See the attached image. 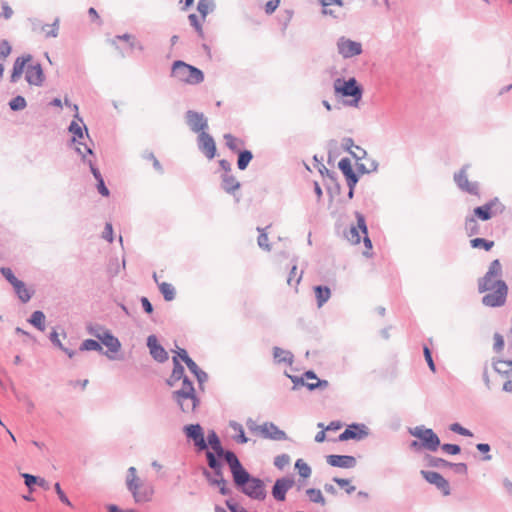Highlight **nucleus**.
Segmentation results:
<instances>
[{
	"label": "nucleus",
	"instance_id": "obj_11",
	"mask_svg": "<svg viewBox=\"0 0 512 512\" xmlns=\"http://www.w3.org/2000/svg\"><path fill=\"white\" fill-rule=\"evenodd\" d=\"M369 428L362 423H352L339 435V441L356 440L360 441L368 437Z\"/></svg>",
	"mask_w": 512,
	"mask_h": 512
},
{
	"label": "nucleus",
	"instance_id": "obj_58",
	"mask_svg": "<svg viewBox=\"0 0 512 512\" xmlns=\"http://www.w3.org/2000/svg\"><path fill=\"white\" fill-rule=\"evenodd\" d=\"M257 230L260 232L257 239L259 247L266 251H270L271 247L268 242V235L264 232V229L258 227Z\"/></svg>",
	"mask_w": 512,
	"mask_h": 512
},
{
	"label": "nucleus",
	"instance_id": "obj_59",
	"mask_svg": "<svg viewBox=\"0 0 512 512\" xmlns=\"http://www.w3.org/2000/svg\"><path fill=\"white\" fill-rule=\"evenodd\" d=\"M449 429L452 432L457 433V434L462 435V436H465V437H472L473 436V433L469 429L463 427L459 423H452L449 426Z\"/></svg>",
	"mask_w": 512,
	"mask_h": 512
},
{
	"label": "nucleus",
	"instance_id": "obj_56",
	"mask_svg": "<svg viewBox=\"0 0 512 512\" xmlns=\"http://www.w3.org/2000/svg\"><path fill=\"white\" fill-rule=\"evenodd\" d=\"M488 276L499 277L502 275V265L498 259L493 260L486 272Z\"/></svg>",
	"mask_w": 512,
	"mask_h": 512
},
{
	"label": "nucleus",
	"instance_id": "obj_23",
	"mask_svg": "<svg viewBox=\"0 0 512 512\" xmlns=\"http://www.w3.org/2000/svg\"><path fill=\"white\" fill-rule=\"evenodd\" d=\"M492 367L499 375L512 378V360L493 358Z\"/></svg>",
	"mask_w": 512,
	"mask_h": 512
},
{
	"label": "nucleus",
	"instance_id": "obj_28",
	"mask_svg": "<svg viewBox=\"0 0 512 512\" xmlns=\"http://www.w3.org/2000/svg\"><path fill=\"white\" fill-rule=\"evenodd\" d=\"M173 370L170 377L166 380L168 386L173 387L176 383L184 377V367L180 363L177 357L172 358Z\"/></svg>",
	"mask_w": 512,
	"mask_h": 512
},
{
	"label": "nucleus",
	"instance_id": "obj_8",
	"mask_svg": "<svg viewBox=\"0 0 512 512\" xmlns=\"http://www.w3.org/2000/svg\"><path fill=\"white\" fill-rule=\"evenodd\" d=\"M185 121L193 133L200 134L209 128L208 119L202 112L188 110L185 113Z\"/></svg>",
	"mask_w": 512,
	"mask_h": 512
},
{
	"label": "nucleus",
	"instance_id": "obj_26",
	"mask_svg": "<svg viewBox=\"0 0 512 512\" xmlns=\"http://www.w3.org/2000/svg\"><path fill=\"white\" fill-rule=\"evenodd\" d=\"M233 481L235 486L239 489L242 486H245L251 477H253L244 467L243 465H239L237 468L231 471Z\"/></svg>",
	"mask_w": 512,
	"mask_h": 512
},
{
	"label": "nucleus",
	"instance_id": "obj_34",
	"mask_svg": "<svg viewBox=\"0 0 512 512\" xmlns=\"http://www.w3.org/2000/svg\"><path fill=\"white\" fill-rule=\"evenodd\" d=\"M203 475L210 485L224 484L225 479L223 477V468L214 469L213 473H211L207 469H204Z\"/></svg>",
	"mask_w": 512,
	"mask_h": 512
},
{
	"label": "nucleus",
	"instance_id": "obj_37",
	"mask_svg": "<svg viewBox=\"0 0 512 512\" xmlns=\"http://www.w3.org/2000/svg\"><path fill=\"white\" fill-rule=\"evenodd\" d=\"M28 322L41 332L45 330V314L40 310L34 311Z\"/></svg>",
	"mask_w": 512,
	"mask_h": 512
},
{
	"label": "nucleus",
	"instance_id": "obj_39",
	"mask_svg": "<svg viewBox=\"0 0 512 512\" xmlns=\"http://www.w3.org/2000/svg\"><path fill=\"white\" fill-rule=\"evenodd\" d=\"M137 470L135 467H129L127 470V476H126V486L127 489L130 491H133L137 488V485L140 484V479L136 475Z\"/></svg>",
	"mask_w": 512,
	"mask_h": 512
},
{
	"label": "nucleus",
	"instance_id": "obj_6",
	"mask_svg": "<svg viewBox=\"0 0 512 512\" xmlns=\"http://www.w3.org/2000/svg\"><path fill=\"white\" fill-rule=\"evenodd\" d=\"M496 290L494 292L488 293L482 298V304L487 307H501L505 304L507 294H508V286L503 280H496Z\"/></svg>",
	"mask_w": 512,
	"mask_h": 512
},
{
	"label": "nucleus",
	"instance_id": "obj_45",
	"mask_svg": "<svg viewBox=\"0 0 512 512\" xmlns=\"http://www.w3.org/2000/svg\"><path fill=\"white\" fill-rule=\"evenodd\" d=\"M253 158V154L250 150L238 151L237 166L240 170H245L250 161Z\"/></svg>",
	"mask_w": 512,
	"mask_h": 512
},
{
	"label": "nucleus",
	"instance_id": "obj_53",
	"mask_svg": "<svg viewBox=\"0 0 512 512\" xmlns=\"http://www.w3.org/2000/svg\"><path fill=\"white\" fill-rule=\"evenodd\" d=\"M8 105L12 111H20L26 108L27 102L23 96L18 95L12 98Z\"/></svg>",
	"mask_w": 512,
	"mask_h": 512
},
{
	"label": "nucleus",
	"instance_id": "obj_31",
	"mask_svg": "<svg viewBox=\"0 0 512 512\" xmlns=\"http://www.w3.org/2000/svg\"><path fill=\"white\" fill-rule=\"evenodd\" d=\"M273 357L274 360L279 364L285 363L287 365H292L294 361L293 354L290 351L284 350L280 347L273 348Z\"/></svg>",
	"mask_w": 512,
	"mask_h": 512
},
{
	"label": "nucleus",
	"instance_id": "obj_12",
	"mask_svg": "<svg viewBox=\"0 0 512 512\" xmlns=\"http://www.w3.org/2000/svg\"><path fill=\"white\" fill-rule=\"evenodd\" d=\"M469 165H464L458 172L454 174V181L457 187L471 195H478L479 187L477 182H470L467 177Z\"/></svg>",
	"mask_w": 512,
	"mask_h": 512
},
{
	"label": "nucleus",
	"instance_id": "obj_46",
	"mask_svg": "<svg viewBox=\"0 0 512 512\" xmlns=\"http://www.w3.org/2000/svg\"><path fill=\"white\" fill-rule=\"evenodd\" d=\"M219 457L226 461L231 471L237 468L239 465H241V462L239 461L238 457L232 451L224 450V452Z\"/></svg>",
	"mask_w": 512,
	"mask_h": 512
},
{
	"label": "nucleus",
	"instance_id": "obj_32",
	"mask_svg": "<svg viewBox=\"0 0 512 512\" xmlns=\"http://www.w3.org/2000/svg\"><path fill=\"white\" fill-rule=\"evenodd\" d=\"M317 307L321 308L331 297V290L327 286L317 285L314 287Z\"/></svg>",
	"mask_w": 512,
	"mask_h": 512
},
{
	"label": "nucleus",
	"instance_id": "obj_7",
	"mask_svg": "<svg viewBox=\"0 0 512 512\" xmlns=\"http://www.w3.org/2000/svg\"><path fill=\"white\" fill-rule=\"evenodd\" d=\"M185 436L191 440L198 451H204L208 449V443H206L203 427L196 424H188L183 427Z\"/></svg>",
	"mask_w": 512,
	"mask_h": 512
},
{
	"label": "nucleus",
	"instance_id": "obj_63",
	"mask_svg": "<svg viewBox=\"0 0 512 512\" xmlns=\"http://www.w3.org/2000/svg\"><path fill=\"white\" fill-rule=\"evenodd\" d=\"M355 217L357 220V224L355 225V227H357V229H359L363 234H367L368 228L366 225V219H365L364 215L362 213L356 211Z\"/></svg>",
	"mask_w": 512,
	"mask_h": 512
},
{
	"label": "nucleus",
	"instance_id": "obj_18",
	"mask_svg": "<svg viewBox=\"0 0 512 512\" xmlns=\"http://www.w3.org/2000/svg\"><path fill=\"white\" fill-rule=\"evenodd\" d=\"M261 435L266 439H271L275 441L287 440V434L279 429L274 423L266 422L260 427Z\"/></svg>",
	"mask_w": 512,
	"mask_h": 512
},
{
	"label": "nucleus",
	"instance_id": "obj_42",
	"mask_svg": "<svg viewBox=\"0 0 512 512\" xmlns=\"http://www.w3.org/2000/svg\"><path fill=\"white\" fill-rule=\"evenodd\" d=\"M425 459L427 461V465L432 468L444 469V468H449L450 465H452L451 462H449L443 458L435 457L432 455H427Z\"/></svg>",
	"mask_w": 512,
	"mask_h": 512
},
{
	"label": "nucleus",
	"instance_id": "obj_54",
	"mask_svg": "<svg viewBox=\"0 0 512 512\" xmlns=\"http://www.w3.org/2000/svg\"><path fill=\"white\" fill-rule=\"evenodd\" d=\"M214 8V2L212 0H199L197 4V10L203 18L212 11Z\"/></svg>",
	"mask_w": 512,
	"mask_h": 512
},
{
	"label": "nucleus",
	"instance_id": "obj_15",
	"mask_svg": "<svg viewBox=\"0 0 512 512\" xmlns=\"http://www.w3.org/2000/svg\"><path fill=\"white\" fill-rule=\"evenodd\" d=\"M294 479L289 476L276 479L272 486V496L276 501L283 502L286 499V493L294 486Z\"/></svg>",
	"mask_w": 512,
	"mask_h": 512
},
{
	"label": "nucleus",
	"instance_id": "obj_2",
	"mask_svg": "<svg viewBox=\"0 0 512 512\" xmlns=\"http://www.w3.org/2000/svg\"><path fill=\"white\" fill-rule=\"evenodd\" d=\"M333 89L337 96L352 98V100L348 101L347 104L353 107L358 106L363 95V88L358 84V81L354 77H351L348 80L342 77L336 78L333 82Z\"/></svg>",
	"mask_w": 512,
	"mask_h": 512
},
{
	"label": "nucleus",
	"instance_id": "obj_1",
	"mask_svg": "<svg viewBox=\"0 0 512 512\" xmlns=\"http://www.w3.org/2000/svg\"><path fill=\"white\" fill-rule=\"evenodd\" d=\"M171 397L183 413L190 414L199 406L200 400L196 396L192 381L184 375L182 377V387L172 392Z\"/></svg>",
	"mask_w": 512,
	"mask_h": 512
},
{
	"label": "nucleus",
	"instance_id": "obj_52",
	"mask_svg": "<svg viewBox=\"0 0 512 512\" xmlns=\"http://www.w3.org/2000/svg\"><path fill=\"white\" fill-rule=\"evenodd\" d=\"M295 469H297L299 475L304 479L309 478L311 476L312 471L310 466L302 459H298L295 462Z\"/></svg>",
	"mask_w": 512,
	"mask_h": 512
},
{
	"label": "nucleus",
	"instance_id": "obj_35",
	"mask_svg": "<svg viewBox=\"0 0 512 512\" xmlns=\"http://www.w3.org/2000/svg\"><path fill=\"white\" fill-rule=\"evenodd\" d=\"M222 188L227 193L232 194L240 188V182L233 175L225 173L222 175Z\"/></svg>",
	"mask_w": 512,
	"mask_h": 512
},
{
	"label": "nucleus",
	"instance_id": "obj_48",
	"mask_svg": "<svg viewBox=\"0 0 512 512\" xmlns=\"http://www.w3.org/2000/svg\"><path fill=\"white\" fill-rule=\"evenodd\" d=\"M470 245L474 249H484L489 251L494 246V242L484 238H474L470 240Z\"/></svg>",
	"mask_w": 512,
	"mask_h": 512
},
{
	"label": "nucleus",
	"instance_id": "obj_21",
	"mask_svg": "<svg viewBox=\"0 0 512 512\" xmlns=\"http://www.w3.org/2000/svg\"><path fill=\"white\" fill-rule=\"evenodd\" d=\"M130 492L136 503H144L151 500L153 495V487L140 481V484L137 485V488Z\"/></svg>",
	"mask_w": 512,
	"mask_h": 512
},
{
	"label": "nucleus",
	"instance_id": "obj_30",
	"mask_svg": "<svg viewBox=\"0 0 512 512\" xmlns=\"http://www.w3.org/2000/svg\"><path fill=\"white\" fill-rule=\"evenodd\" d=\"M206 443H208V447H210L212 449V452L217 454L218 457L221 456V454L225 450L222 446L218 434L214 430L208 431Z\"/></svg>",
	"mask_w": 512,
	"mask_h": 512
},
{
	"label": "nucleus",
	"instance_id": "obj_3",
	"mask_svg": "<svg viewBox=\"0 0 512 512\" xmlns=\"http://www.w3.org/2000/svg\"><path fill=\"white\" fill-rule=\"evenodd\" d=\"M171 77L190 85L200 84L204 81V73L197 67L176 60L171 67Z\"/></svg>",
	"mask_w": 512,
	"mask_h": 512
},
{
	"label": "nucleus",
	"instance_id": "obj_29",
	"mask_svg": "<svg viewBox=\"0 0 512 512\" xmlns=\"http://www.w3.org/2000/svg\"><path fill=\"white\" fill-rule=\"evenodd\" d=\"M79 350L80 351H98L100 353H103L104 355H106V357L110 360H114L115 357L113 355H111L110 353L108 352H104L103 351V347L102 345L100 344L99 341L97 340H94V339H86L84 340L80 347H79Z\"/></svg>",
	"mask_w": 512,
	"mask_h": 512
},
{
	"label": "nucleus",
	"instance_id": "obj_13",
	"mask_svg": "<svg viewBox=\"0 0 512 512\" xmlns=\"http://www.w3.org/2000/svg\"><path fill=\"white\" fill-rule=\"evenodd\" d=\"M420 474L429 483L434 485L444 496L451 494L449 482L438 472L421 470Z\"/></svg>",
	"mask_w": 512,
	"mask_h": 512
},
{
	"label": "nucleus",
	"instance_id": "obj_16",
	"mask_svg": "<svg viewBox=\"0 0 512 512\" xmlns=\"http://www.w3.org/2000/svg\"><path fill=\"white\" fill-rule=\"evenodd\" d=\"M197 147L209 160L216 156L215 140L209 133H207V131L198 134Z\"/></svg>",
	"mask_w": 512,
	"mask_h": 512
},
{
	"label": "nucleus",
	"instance_id": "obj_60",
	"mask_svg": "<svg viewBox=\"0 0 512 512\" xmlns=\"http://www.w3.org/2000/svg\"><path fill=\"white\" fill-rule=\"evenodd\" d=\"M333 481L337 485H339L340 487L346 488V493L347 494H352L356 490L355 486L350 485V480L349 479L334 477Z\"/></svg>",
	"mask_w": 512,
	"mask_h": 512
},
{
	"label": "nucleus",
	"instance_id": "obj_62",
	"mask_svg": "<svg viewBox=\"0 0 512 512\" xmlns=\"http://www.w3.org/2000/svg\"><path fill=\"white\" fill-rule=\"evenodd\" d=\"M0 273L2 276L11 284V286L16 283L19 279L14 275L13 271L9 267H1Z\"/></svg>",
	"mask_w": 512,
	"mask_h": 512
},
{
	"label": "nucleus",
	"instance_id": "obj_20",
	"mask_svg": "<svg viewBox=\"0 0 512 512\" xmlns=\"http://www.w3.org/2000/svg\"><path fill=\"white\" fill-rule=\"evenodd\" d=\"M25 79L30 85L42 86L44 82L42 66L39 63L28 65L25 71Z\"/></svg>",
	"mask_w": 512,
	"mask_h": 512
},
{
	"label": "nucleus",
	"instance_id": "obj_17",
	"mask_svg": "<svg viewBox=\"0 0 512 512\" xmlns=\"http://www.w3.org/2000/svg\"><path fill=\"white\" fill-rule=\"evenodd\" d=\"M147 347L149 349L151 357L159 362L164 363L168 360V352L162 345L159 344L158 339L155 335H149L147 338Z\"/></svg>",
	"mask_w": 512,
	"mask_h": 512
},
{
	"label": "nucleus",
	"instance_id": "obj_41",
	"mask_svg": "<svg viewBox=\"0 0 512 512\" xmlns=\"http://www.w3.org/2000/svg\"><path fill=\"white\" fill-rule=\"evenodd\" d=\"M158 288L163 295L165 301H172L175 299L176 291L172 284L167 282L158 283Z\"/></svg>",
	"mask_w": 512,
	"mask_h": 512
},
{
	"label": "nucleus",
	"instance_id": "obj_51",
	"mask_svg": "<svg viewBox=\"0 0 512 512\" xmlns=\"http://www.w3.org/2000/svg\"><path fill=\"white\" fill-rule=\"evenodd\" d=\"M75 150H76V152L79 155H81L82 161L89 165L90 171H91L92 175L94 176V178L97 179V178L102 177L99 169L97 167H95V165L93 164L92 160L91 159H88V160L86 159V154L83 152L81 147H75Z\"/></svg>",
	"mask_w": 512,
	"mask_h": 512
},
{
	"label": "nucleus",
	"instance_id": "obj_14",
	"mask_svg": "<svg viewBox=\"0 0 512 512\" xmlns=\"http://www.w3.org/2000/svg\"><path fill=\"white\" fill-rule=\"evenodd\" d=\"M68 131L73 134V137L71 139V142L76 145V147L83 146L85 153L89 155H94V152L91 147L86 145L85 143H82L80 140L84 138V131L86 137L89 138L88 129L86 125L81 126L76 121H72L68 127Z\"/></svg>",
	"mask_w": 512,
	"mask_h": 512
},
{
	"label": "nucleus",
	"instance_id": "obj_36",
	"mask_svg": "<svg viewBox=\"0 0 512 512\" xmlns=\"http://www.w3.org/2000/svg\"><path fill=\"white\" fill-rule=\"evenodd\" d=\"M101 345H105L108 348V353H117L121 348V343L112 333L106 335L105 339H101Z\"/></svg>",
	"mask_w": 512,
	"mask_h": 512
},
{
	"label": "nucleus",
	"instance_id": "obj_25",
	"mask_svg": "<svg viewBox=\"0 0 512 512\" xmlns=\"http://www.w3.org/2000/svg\"><path fill=\"white\" fill-rule=\"evenodd\" d=\"M32 26L33 29L36 30L37 28H40L41 31L46 33V37H57L58 31H59V19L56 18L55 21L49 25V24H42L40 20L34 19L32 20Z\"/></svg>",
	"mask_w": 512,
	"mask_h": 512
},
{
	"label": "nucleus",
	"instance_id": "obj_47",
	"mask_svg": "<svg viewBox=\"0 0 512 512\" xmlns=\"http://www.w3.org/2000/svg\"><path fill=\"white\" fill-rule=\"evenodd\" d=\"M306 495L308 496L309 500L313 503L320 504L322 506L326 504V500L320 489L309 488L306 490Z\"/></svg>",
	"mask_w": 512,
	"mask_h": 512
},
{
	"label": "nucleus",
	"instance_id": "obj_43",
	"mask_svg": "<svg viewBox=\"0 0 512 512\" xmlns=\"http://www.w3.org/2000/svg\"><path fill=\"white\" fill-rule=\"evenodd\" d=\"M229 427L231 429H233L235 432H237L238 434L234 437V440L237 442V443H240V444H245L249 441V439L246 437L245 435V432H244V429H243V426L236 422V421H230L229 422Z\"/></svg>",
	"mask_w": 512,
	"mask_h": 512
},
{
	"label": "nucleus",
	"instance_id": "obj_9",
	"mask_svg": "<svg viewBox=\"0 0 512 512\" xmlns=\"http://www.w3.org/2000/svg\"><path fill=\"white\" fill-rule=\"evenodd\" d=\"M239 489L246 496L259 501L264 500L267 495L263 480L257 477H251V480Z\"/></svg>",
	"mask_w": 512,
	"mask_h": 512
},
{
	"label": "nucleus",
	"instance_id": "obj_5",
	"mask_svg": "<svg viewBox=\"0 0 512 512\" xmlns=\"http://www.w3.org/2000/svg\"><path fill=\"white\" fill-rule=\"evenodd\" d=\"M504 210L505 206L497 197H495L484 205L475 207L473 210V216L482 221H488L493 216L502 214Z\"/></svg>",
	"mask_w": 512,
	"mask_h": 512
},
{
	"label": "nucleus",
	"instance_id": "obj_55",
	"mask_svg": "<svg viewBox=\"0 0 512 512\" xmlns=\"http://www.w3.org/2000/svg\"><path fill=\"white\" fill-rule=\"evenodd\" d=\"M224 139L226 142V146L233 152L239 151V144H242V141L237 139L231 134H225Z\"/></svg>",
	"mask_w": 512,
	"mask_h": 512
},
{
	"label": "nucleus",
	"instance_id": "obj_33",
	"mask_svg": "<svg viewBox=\"0 0 512 512\" xmlns=\"http://www.w3.org/2000/svg\"><path fill=\"white\" fill-rule=\"evenodd\" d=\"M186 365L190 372L197 378L200 389H203V384L208 380V374L201 370L193 359L191 361H187Z\"/></svg>",
	"mask_w": 512,
	"mask_h": 512
},
{
	"label": "nucleus",
	"instance_id": "obj_22",
	"mask_svg": "<svg viewBox=\"0 0 512 512\" xmlns=\"http://www.w3.org/2000/svg\"><path fill=\"white\" fill-rule=\"evenodd\" d=\"M338 168L345 176L347 183H351L352 185L358 183L359 176L354 172L349 158H342L338 163Z\"/></svg>",
	"mask_w": 512,
	"mask_h": 512
},
{
	"label": "nucleus",
	"instance_id": "obj_40",
	"mask_svg": "<svg viewBox=\"0 0 512 512\" xmlns=\"http://www.w3.org/2000/svg\"><path fill=\"white\" fill-rule=\"evenodd\" d=\"M464 226L468 236H473L480 233V226L477 222V218H475L473 215L467 216L465 218Z\"/></svg>",
	"mask_w": 512,
	"mask_h": 512
},
{
	"label": "nucleus",
	"instance_id": "obj_64",
	"mask_svg": "<svg viewBox=\"0 0 512 512\" xmlns=\"http://www.w3.org/2000/svg\"><path fill=\"white\" fill-rule=\"evenodd\" d=\"M441 450L449 455H457L461 452V447L457 444L445 443L440 445Z\"/></svg>",
	"mask_w": 512,
	"mask_h": 512
},
{
	"label": "nucleus",
	"instance_id": "obj_27",
	"mask_svg": "<svg viewBox=\"0 0 512 512\" xmlns=\"http://www.w3.org/2000/svg\"><path fill=\"white\" fill-rule=\"evenodd\" d=\"M31 58H32L31 55L21 56V57L16 58V60L13 64L12 74L10 77V81L12 83H16L19 80L22 73L24 72L26 63L28 61H30Z\"/></svg>",
	"mask_w": 512,
	"mask_h": 512
},
{
	"label": "nucleus",
	"instance_id": "obj_38",
	"mask_svg": "<svg viewBox=\"0 0 512 512\" xmlns=\"http://www.w3.org/2000/svg\"><path fill=\"white\" fill-rule=\"evenodd\" d=\"M49 339L54 346L62 350L69 358H73L76 355L77 352L75 350L68 349L62 344L57 331L53 330L49 335Z\"/></svg>",
	"mask_w": 512,
	"mask_h": 512
},
{
	"label": "nucleus",
	"instance_id": "obj_44",
	"mask_svg": "<svg viewBox=\"0 0 512 512\" xmlns=\"http://www.w3.org/2000/svg\"><path fill=\"white\" fill-rule=\"evenodd\" d=\"M493 278L494 277L488 276V274L485 273V275L478 280V290L480 293L496 288V284L495 281H493Z\"/></svg>",
	"mask_w": 512,
	"mask_h": 512
},
{
	"label": "nucleus",
	"instance_id": "obj_50",
	"mask_svg": "<svg viewBox=\"0 0 512 512\" xmlns=\"http://www.w3.org/2000/svg\"><path fill=\"white\" fill-rule=\"evenodd\" d=\"M75 150H76V152L79 155H81L82 161L89 165L90 171H91L92 175L94 176V178L97 179V178L102 177L99 169L97 167H95V165L93 164L92 160L91 159H88V160L86 159V154L83 152L81 147H75Z\"/></svg>",
	"mask_w": 512,
	"mask_h": 512
},
{
	"label": "nucleus",
	"instance_id": "obj_24",
	"mask_svg": "<svg viewBox=\"0 0 512 512\" xmlns=\"http://www.w3.org/2000/svg\"><path fill=\"white\" fill-rule=\"evenodd\" d=\"M13 287V290L17 296V298L22 302V303H27L30 301V299L32 298L33 294H34V290L33 289H30L26 286V284L21 281V280H18L16 283H14L12 285Z\"/></svg>",
	"mask_w": 512,
	"mask_h": 512
},
{
	"label": "nucleus",
	"instance_id": "obj_19",
	"mask_svg": "<svg viewBox=\"0 0 512 512\" xmlns=\"http://www.w3.org/2000/svg\"><path fill=\"white\" fill-rule=\"evenodd\" d=\"M326 461L330 466L339 468H354L357 464L356 458L351 455H328Z\"/></svg>",
	"mask_w": 512,
	"mask_h": 512
},
{
	"label": "nucleus",
	"instance_id": "obj_49",
	"mask_svg": "<svg viewBox=\"0 0 512 512\" xmlns=\"http://www.w3.org/2000/svg\"><path fill=\"white\" fill-rule=\"evenodd\" d=\"M205 451H206L205 456H206L209 468H211L212 470L223 468V464L221 462L222 458L218 457L217 454L213 453L212 451H210L208 449Z\"/></svg>",
	"mask_w": 512,
	"mask_h": 512
},
{
	"label": "nucleus",
	"instance_id": "obj_61",
	"mask_svg": "<svg viewBox=\"0 0 512 512\" xmlns=\"http://www.w3.org/2000/svg\"><path fill=\"white\" fill-rule=\"evenodd\" d=\"M289 463H290V456L288 454H280L274 458V465L280 470H282Z\"/></svg>",
	"mask_w": 512,
	"mask_h": 512
},
{
	"label": "nucleus",
	"instance_id": "obj_10",
	"mask_svg": "<svg viewBox=\"0 0 512 512\" xmlns=\"http://www.w3.org/2000/svg\"><path fill=\"white\" fill-rule=\"evenodd\" d=\"M338 53L345 59L360 55L363 51L362 44L344 36L337 40Z\"/></svg>",
	"mask_w": 512,
	"mask_h": 512
},
{
	"label": "nucleus",
	"instance_id": "obj_57",
	"mask_svg": "<svg viewBox=\"0 0 512 512\" xmlns=\"http://www.w3.org/2000/svg\"><path fill=\"white\" fill-rule=\"evenodd\" d=\"M360 230L355 227V225H351L349 231L345 234L347 240L352 244H359L361 237L359 234Z\"/></svg>",
	"mask_w": 512,
	"mask_h": 512
},
{
	"label": "nucleus",
	"instance_id": "obj_4",
	"mask_svg": "<svg viewBox=\"0 0 512 512\" xmlns=\"http://www.w3.org/2000/svg\"><path fill=\"white\" fill-rule=\"evenodd\" d=\"M409 433L421 441L422 447L428 451L435 452L440 447L441 442L438 435L431 429L425 426H416L409 429Z\"/></svg>",
	"mask_w": 512,
	"mask_h": 512
}]
</instances>
